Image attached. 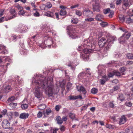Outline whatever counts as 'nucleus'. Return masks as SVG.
Here are the masks:
<instances>
[{
    "mask_svg": "<svg viewBox=\"0 0 133 133\" xmlns=\"http://www.w3.org/2000/svg\"><path fill=\"white\" fill-rule=\"evenodd\" d=\"M41 75H36L35 78H32V83L36 85L34 94L36 97L39 99H41L42 96L41 92L43 90L45 94L49 97L52 96L53 94H56L59 92V87H61L63 90L65 89L64 84L61 82L57 83L56 88L54 84L53 78L50 76L48 78L45 77L43 80L41 79Z\"/></svg>",
    "mask_w": 133,
    "mask_h": 133,
    "instance_id": "nucleus-1",
    "label": "nucleus"
},
{
    "mask_svg": "<svg viewBox=\"0 0 133 133\" xmlns=\"http://www.w3.org/2000/svg\"><path fill=\"white\" fill-rule=\"evenodd\" d=\"M107 41L106 39L103 37L100 39L98 42V45L99 47H102L107 45L106 47L104 48L103 51L98 52L99 57L100 58H102L104 56H106V54L108 51V50L111 46V44L113 43L115 39V36H107Z\"/></svg>",
    "mask_w": 133,
    "mask_h": 133,
    "instance_id": "nucleus-2",
    "label": "nucleus"
},
{
    "mask_svg": "<svg viewBox=\"0 0 133 133\" xmlns=\"http://www.w3.org/2000/svg\"><path fill=\"white\" fill-rule=\"evenodd\" d=\"M43 40V42L42 44L46 45V46H48L49 48L51 47V46L54 48L56 47L55 40L52 37L48 35L44 36Z\"/></svg>",
    "mask_w": 133,
    "mask_h": 133,
    "instance_id": "nucleus-3",
    "label": "nucleus"
},
{
    "mask_svg": "<svg viewBox=\"0 0 133 133\" xmlns=\"http://www.w3.org/2000/svg\"><path fill=\"white\" fill-rule=\"evenodd\" d=\"M68 32L69 35L72 39L78 38L76 35V33L75 31V28L72 26H70L67 27Z\"/></svg>",
    "mask_w": 133,
    "mask_h": 133,
    "instance_id": "nucleus-4",
    "label": "nucleus"
},
{
    "mask_svg": "<svg viewBox=\"0 0 133 133\" xmlns=\"http://www.w3.org/2000/svg\"><path fill=\"white\" fill-rule=\"evenodd\" d=\"M93 9L94 11H100L99 1L98 0H95L92 4Z\"/></svg>",
    "mask_w": 133,
    "mask_h": 133,
    "instance_id": "nucleus-5",
    "label": "nucleus"
},
{
    "mask_svg": "<svg viewBox=\"0 0 133 133\" xmlns=\"http://www.w3.org/2000/svg\"><path fill=\"white\" fill-rule=\"evenodd\" d=\"M83 45L81 46H79L77 49L79 51H81L82 49V46L85 47L87 46V47L91 45V43L89 40H87L84 41L83 43Z\"/></svg>",
    "mask_w": 133,
    "mask_h": 133,
    "instance_id": "nucleus-6",
    "label": "nucleus"
},
{
    "mask_svg": "<svg viewBox=\"0 0 133 133\" xmlns=\"http://www.w3.org/2000/svg\"><path fill=\"white\" fill-rule=\"evenodd\" d=\"M119 29L121 30L124 32V34L123 35H124V37L126 38V39H128L131 36V33L125 29H123L122 28H120Z\"/></svg>",
    "mask_w": 133,
    "mask_h": 133,
    "instance_id": "nucleus-7",
    "label": "nucleus"
},
{
    "mask_svg": "<svg viewBox=\"0 0 133 133\" xmlns=\"http://www.w3.org/2000/svg\"><path fill=\"white\" fill-rule=\"evenodd\" d=\"M83 15L86 17H91L93 15V14L92 11L89 10L83 11Z\"/></svg>",
    "mask_w": 133,
    "mask_h": 133,
    "instance_id": "nucleus-8",
    "label": "nucleus"
},
{
    "mask_svg": "<svg viewBox=\"0 0 133 133\" xmlns=\"http://www.w3.org/2000/svg\"><path fill=\"white\" fill-rule=\"evenodd\" d=\"M3 128L5 129L9 128L10 126V124L9 122L6 119L3 120L2 124Z\"/></svg>",
    "mask_w": 133,
    "mask_h": 133,
    "instance_id": "nucleus-9",
    "label": "nucleus"
},
{
    "mask_svg": "<svg viewBox=\"0 0 133 133\" xmlns=\"http://www.w3.org/2000/svg\"><path fill=\"white\" fill-rule=\"evenodd\" d=\"M9 65H10L9 63H6L4 64L3 66L1 67V68L2 69L1 71L2 72V73L4 74L6 72L7 68V66Z\"/></svg>",
    "mask_w": 133,
    "mask_h": 133,
    "instance_id": "nucleus-10",
    "label": "nucleus"
},
{
    "mask_svg": "<svg viewBox=\"0 0 133 133\" xmlns=\"http://www.w3.org/2000/svg\"><path fill=\"white\" fill-rule=\"evenodd\" d=\"M44 15L48 17L55 18L54 13L50 11H48L44 13Z\"/></svg>",
    "mask_w": 133,
    "mask_h": 133,
    "instance_id": "nucleus-11",
    "label": "nucleus"
},
{
    "mask_svg": "<svg viewBox=\"0 0 133 133\" xmlns=\"http://www.w3.org/2000/svg\"><path fill=\"white\" fill-rule=\"evenodd\" d=\"M108 79V77L107 76L104 75L102 76V78L100 80V83L101 84L104 85L105 82L107 81Z\"/></svg>",
    "mask_w": 133,
    "mask_h": 133,
    "instance_id": "nucleus-12",
    "label": "nucleus"
},
{
    "mask_svg": "<svg viewBox=\"0 0 133 133\" xmlns=\"http://www.w3.org/2000/svg\"><path fill=\"white\" fill-rule=\"evenodd\" d=\"M133 16V15H132L126 17L125 19L127 23L129 24L133 23V19L132 18V17Z\"/></svg>",
    "mask_w": 133,
    "mask_h": 133,
    "instance_id": "nucleus-13",
    "label": "nucleus"
},
{
    "mask_svg": "<svg viewBox=\"0 0 133 133\" xmlns=\"http://www.w3.org/2000/svg\"><path fill=\"white\" fill-rule=\"evenodd\" d=\"M78 90L81 92H82L83 94L85 95L87 93L85 89L82 86H80L79 88L78 87H77Z\"/></svg>",
    "mask_w": 133,
    "mask_h": 133,
    "instance_id": "nucleus-14",
    "label": "nucleus"
},
{
    "mask_svg": "<svg viewBox=\"0 0 133 133\" xmlns=\"http://www.w3.org/2000/svg\"><path fill=\"white\" fill-rule=\"evenodd\" d=\"M124 35L122 36L118 39V41L120 43L124 44L126 42L127 39L124 37Z\"/></svg>",
    "mask_w": 133,
    "mask_h": 133,
    "instance_id": "nucleus-15",
    "label": "nucleus"
},
{
    "mask_svg": "<svg viewBox=\"0 0 133 133\" xmlns=\"http://www.w3.org/2000/svg\"><path fill=\"white\" fill-rule=\"evenodd\" d=\"M104 16L103 15L101 14H97L96 16L95 19L98 21H102V19L104 18Z\"/></svg>",
    "mask_w": 133,
    "mask_h": 133,
    "instance_id": "nucleus-16",
    "label": "nucleus"
},
{
    "mask_svg": "<svg viewBox=\"0 0 133 133\" xmlns=\"http://www.w3.org/2000/svg\"><path fill=\"white\" fill-rule=\"evenodd\" d=\"M29 116V114L28 113H23L21 114L19 116V118L23 119H26Z\"/></svg>",
    "mask_w": 133,
    "mask_h": 133,
    "instance_id": "nucleus-17",
    "label": "nucleus"
},
{
    "mask_svg": "<svg viewBox=\"0 0 133 133\" xmlns=\"http://www.w3.org/2000/svg\"><path fill=\"white\" fill-rule=\"evenodd\" d=\"M126 121V118L124 115H123L119 119V123L120 125L123 124L125 123Z\"/></svg>",
    "mask_w": 133,
    "mask_h": 133,
    "instance_id": "nucleus-18",
    "label": "nucleus"
},
{
    "mask_svg": "<svg viewBox=\"0 0 133 133\" xmlns=\"http://www.w3.org/2000/svg\"><path fill=\"white\" fill-rule=\"evenodd\" d=\"M10 13L12 16L11 17H10L9 18V19H10L15 17L16 16V14L15 12V10L14 9H11L10 11Z\"/></svg>",
    "mask_w": 133,
    "mask_h": 133,
    "instance_id": "nucleus-19",
    "label": "nucleus"
},
{
    "mask_svg": "<svg viewBox=\"0 0 133 133\" xmlns=\"http://www.w3.org/2000/svg\"><path fill=\"white\" fill-rule=\"evenodd\" d=\"M1 48L2 50L1 52L2 54H6L8 53V50L6 49L5 46L3 45L1 46Z\"/></svg>",
    "mask_w": 133,
    "mask_h": 133,
    "instance_id": "nucleus-20",
    "label": "nucleus"
},
{
    "mask_svg": "<svg viewBox=\"0 0 133 133\" xmlns=\"http://www.w3.org/2000/svg\"><path fill=\"white\" fill-rule=\"evenodd\" d=\"M123 4L126 8H128L130 5V2L128 0H123Z\"/></svg>",
    "mask_w": 133,
    "mask_h": 133,
    "instance_id": "nucleus-21",
    "label": "nucleus"
},
{
    "mask_svg": "<svg viewBox=\"0 0 133 133\" xmlns=\"http://www.w3.org/2000/svg\"><path fill=\"white\" fill-rule=\"evenodd\" d=\"M16 78V79H18L17 81V82L18 83V84L19 85H22L24 83L23 79L22 78L19 79V77L18 76Z\"/></svg>",
    "mask_w": 133,
    "mask_h": 133,
    "instance_id": "nucleus-22",
    "label": "nucleus"
},
{
    "mask_svg": "<svg viewBox=\"0 0 133 133\" xmlns=\"http://www.w3.org/2000/svg\"><path fill=\"white\" fill-rule=\"evenodd\" d=\"M11 90V87L8 85L3 90L4 91L5 93H8Z\"/></svg>",
    "mask_w": 133,
    "mask_h": 133,
    "instance_id": "nucleus-23",
    "label": "nucleus"
},
{
    "mask_svg": "<svg viewBox=\"0 0 133 133\" xmlns=\"http://www.w3.org/2000/svg\"><path fill=\"white\" fill-rule=\"evenodd\" d=\"M125 99L124 97L122 94H119L118 95V97H117V99L118 100H120L121 101H123Z\"/></svg>",
    "mask_w": 133,
    "mask_h": 133,
    "instance_id": "nucleus-24",
    "label": "nucleus"
},
{
    "mask_svg": "<svg viewBox=\"0 0 133 133\" xmlns=\"http://www.w3.org/2000/svg\"><path fill=\"white\" fill-rule=\"evenodd\" d=\"M93 50L91 49H89L87 48H85L83 50V52L85 54H87L92 52Z\"/></svg>",
    "mask_w": 133,
    "mask_h": 133,
    "instance_id": "nucleus-25",
    "label": "nucleus"
},
{
    "mask_svg": "<svg viewBox=\"0 0 133 133\" xmlns=\"http://www.w3.org/2000/svg\"><path fill=\"white\" fill-rule=\"evenodd\" d=\"M57 121V123L58 124H61L63 123V121L62 119L59 116H58L56 118Z\"/></svg>",
    "mask_w": 133,
    "mask_h": 133,
    "instance_id": "nucleus-26",
    "label": "nucleus"
},
{
    "mask_svg": "<svg viewBox=\"0 0 133 133\" xmlns=\"http://www.w3.org/2000/svg\"><path fill=\"white\" fill-rule=\"evenodd\" d=\"M45 6V8L43 9H42V10H46V9H49L51 8L52 7V5L51 4L49 3H48L46 5H43V6Z\"/></svg>",
    "mask_w": 133,
    "mask_h": 133,
    "instance_id": "nucleus-27",
    "label": "nucleus"
},
{
    "mask_svg": "<svg viewBox=\"0 0 133 133\" xmlns=\"http://www.w3.org/2000/svg\"><path fill=\"white\" fill-rule=\"evenodd\" d=\"M66 89L68 91L72 89V84L70 82H68L67 84Z\"/></svg>",
    "mask_w": 133,
    "mask_h": 133,
    "instance_id": "nucleus-28",
    "label": "nucleus"
},
{
    "mask_svg": "<svg viewBox=\"0 0 133 133\" xmlns=\"http://www.w3.org/2000/svg\"><path fill=\"white\" fill-rule=\"evenodd\" d=\"M90 69L89 68H87L85 69V70L84 71V73L85 75L87 74V75H90Z\"/></svg>",
    "mask_w": 133,
    "mask_h": 133,
    "instance_id": "nucleus-29",
    "label": "nucleus"
},
{
    "mask_svg": "<svg viewBox=\"0 0 133 133\" xmlns=\"http://www.w3.org/2000/svg\"><path fill=\"white\" fill-rule=\"evenodd\" d=\"M52 28V27H50V25H49L46 26L45 27V29L46 30L45 32L46 33L50 32Z\"/></svg>",
    "mask_w": 133,
    "mask_h": 133,
    "instance_id": "nucleus-30",
    "label": "nucleus"
},
{
    "mask_svg": "<svg viewBox=\"0 0 133 133\" xmlns=\"http://www.w3.org/2000/svg\"><path fill=\"white\" fill-rule=\"evenodd\" d=\"M24 25L22 24H19L18 26V27L16 29V30L17 31H19L20 32L21 30L23 27Z\"/></svg>",
    "mask_w": 133,
    "mask_h": 133,
    "instance_id": "nucleus-31",
    "label": "nucleus"
},
{
    "mask_svg": "<svg viewBox=\"0 0 133 133\" xmlns=\"http://www.w3.org/2000/svg\"><path fill=\"white\" fill-rule=\"evenodd\" d=\"M28 29V27L25 25H24L22 29L21 30H20V32L21 33H24Z\"/></svg>",
    "mask_w": 133,
    "mask_h": 133,
    "instance_id": "nucleus-32",
    "label": "nucleus"
},
{
    "mask_svg": "<svg viewBox=\"0 0 133 133\" xmlns=\"http://www.w3.org/2000/svg\"><path fill=\"white\" fill-rule=\"evenodd\" d=\"M46 107L45 105L44 104H41L38 106V108L40 110H42L45 109Z\"/></svg>",
    "mask_w": 133,
    "mask_h": 133,
    "instance_id": "nucleus-33",
    "label": "nucleus"
},
{
    "mask_svg": "<svg viewBox=\"0 0 133 133\" xmlns=\"http://www.w3.org/2000/svg\"><path fill=\"white\" fill-rule=\"evenodd\" d=\"M85 75L83 72L80 73L78 75V77L80 79H82L83 78L84 76Z\"/></svg>",
    "mask_w": 133,
    "mask_h": 133,
    "instance_id": "nucleus-34",
    "label": "nucleus"
},
{
    "mask_svg": "<svg viewBox=\"0 0 133 133\" xmlns=\"http://www.w3.org/2000/svg\"><path fill=\"white\" fill-rule=\"evenodd\" d=\"M98 89L95 88H92L91 90V92L93 94H96L98 92Z\"/></svg>",
    "mask_w": 133,
    "mask_h": 133,
    "instance_id": "nucleus-35",
    "label": "nucleus"
},
{
    "mask_svg": "<svg viewBox=\"0 0 133 133\" xmlns=\"http://www.w3.org/2000/svg\"><path fill=\"white\" fill-rule=\"evenodd\" d=\"M114 75L117 76H120L121 75V73L118 71L116 70L113 71Z\"/></svg>",
    "mask_w": 133,
    "mask_h": 133,
    "instance_id": "nucleus-36",
    "label": "nucleus"
},
{
    "mask_svg": "<svg viewBox=\"0 0 133 133\" xmlns=\"http://www.w3.org/2000/svg\"><path fill=\"white\" fill-rule=\"evenodd\" d=\"M28 51L26 49L22 50L21 52V54L22 55H25L28 53Z\"/></svg>",
    "mask_w": 133,
    "mask_h": 133,
    "instance_id": "nucleus-37",
    "label": "nucleus"
},
{
    "mask_svg": "<svg viewBox=\"0 0 133 133\" xmlns=\"http://www.w3.org/2000/svg\"><path fill=\"white\" fill-rule=\"evenodd\" d=\"M66 14V11L64 10H62L60 11V14L61 16H64Z\"/></svg>",
    "mask_w": 133,
    "mask_h": 133,
    "instance_id": "nucleus-38",
    "label": "nucleus"
},
{
    "mask_svg": "<svg viewBox=\"0 0 133 133\" xmlns=\"http://www.w3.org/2000/svg\"><path fill=\"white\" fill-rule=\"evenodd\" d=\"M69 117L71 119H73L75 118V114L72 113H70L69 114Z\"/></svg>",
    "mask_w": 133,
    "mask_h": 133,
    "instance_id": "nucleus-39",
    "label": "nucleus"
},
{
    "mask_svg": "<svg viewBox=\"0 0 133 133\" xmlns=\"http://www.w3.org/2000/svg\"><path fill=\"white\" fill-rule=\"evenodd\" d=\"M100 24L102 26L105 27L107 26L108 23L106 22L102 21L100 23Z\"/></svg>",
    "mask_w": 133,
    "mask_h": 133,
    "instance_id": "nucleus-40",
    "label": "nucleus"
},
{
    "mask_svg": "<svg viewBox=\"0 0 133 133\" xmlns=\"http://www.w3.org/2000/svg\"><path fill=\"white\" fill-rule=\"evenodd\" d=\"M28 103H24L21 105L22 108L24 109H27L28 107Z\"/></svg>",
    "mask_w": 133,
    "mask_h": 133,
    "instance_id": "nucleus-41",
    "label": "nucleus"
},
{
    "mask_svg": "<svg viewBox=\"0 0 133 133\" xmlns=\"http://www.w3.org/2000/svg\"><path fill=\"white\" fill-rule=\"evenodd\" d=\"M78 22V19L77 18H73L71 21V23L74 24H76Z\"/></svg>",
    "mask_w": 133,
    "mask_h": 133,
    "instance_id": "nucleus-42",
    "label": "nucleus"
},
{
    "mask_svg": "<svg viewBox=\"0 0 133 133\" xmlns=\"http://www.w3.org/2000/svg\"><path fill=\"white\" fill-rule=\"evenodd\" d=\"M126 131L128 133H133V128H128L126 129Z\"/></svg>",
    "mask_w": 133,
    "mask_h": 133,
    "instance_id": "nucleus-43",
    "label": "nucleus"
},
{
    "mask_svg": "<svg viewBox=\"0 0 133 133\" xmlns=\"http://www.w3.org/2000/svg\"><path fill=\"white\" fill-rule=\"evenodd\" d=\"M25 12L22 9H21L19 11L18 14L21 16H23L25 14Z\"/></svg>",
    "mask_w": 133,
    "mask_h": 133,
    "instance_id": "nucleus-44",
    "label": "nucleus"
},
{
    "mask_svg": "<svg viewBox=\"0 0 133 133\" xmlns=\"http://www.w3.org/2000/svg\"><path fill=\"white\" fill-rule=\"evenodd\" d=\"M127 56L129 59H133V54H128L127 55Z\"/></svg>",
    "mask_w": 133,
    "mask_h": 133,
    "instance_id": "nucleus-45",
    "label": "nucleus"
},
{
    "mask_svg": "<svg viewBox=\"0 0 133 133\" xmlns=\"http://www.w3.org/2000/svg\"><path fill=\"white\" fill-rule=\"evenodd\" d=\"M15 98L13 96H12L10 97L8 99V102H10L12 101H14L15 99Z\"/></svg>",
    "mask_w": 133,
    "mask_h": 133,
    "instance_id": "nucleus-46",
    "label": "nucleus"
},
{
    "mask_svg": "<svg viewBox=\"0 0 133 133\" xmlns=\"http://www.w3.org/2000/svg\"><path fill=\"white\" fill-rule=\"evenodd\" d=\"M109 107L111 108H113L114 107V105L112 101H111L109 102Z\"/></svg>",
    "mask_w": 133,
    "mask_h": 133,
    "instance_id": "nucleus-47",
    "label": "nucleus"
},
{
    "mask_svg": "<svg viewBox=\"0 0 133 133\" xmlns=\"http://www.w3.org/2000/svg\"><path fill=\"white\" fill-rule=\"evenodd\" d=\"M77 97H76V96H69V98L70 100H75L77 99Z\"/></svg>",
    "mask_w": 133,
    "mask_h": 133,
    "instance_id": "nucleus-48",
    "label": "nucleus"
},
{
    "mask_svg": "<svg viewBox=\"0 0 133 133\" xmlns=\"http://www.w3.org/2000/svg\"><path fill=\"white\" fill-rule=\"evenodd\" d=\"M76 14L79 16H80L82 15V12L79 10H76Z\"/></svg>",
    "mask_w": 133,
    "mask_h": 133,
    "instance_id": "nucleus-49",
    "label": "nucleus"
},
{
    "mask_svg": "<svg viewBox=\"0 0 133 133\" xmlns=\"http://www.w3.org/2000/svg\"><path fill=\"white\" fill-rule=\"evenodd\" d=\"M51 109L50 108H48L46 110V112L48 115H49L51 112Z\"/></svg>",
    "mask_w": 133,
    "mask_h": 133,
    "instance_id": "nucleus-50",
    "label": "nucleus"
},
{
    "mask_svg": "<svg viewBox=\"0 0 133 133\" xmlns=\"http://www.w3.org/2000/svg\"><path fill=\"white\" fill-rule=\"evenodd\" d=\"M110 11V9L109 8H107L104 10L103 13L105 14H106L108 13Z\"/></svg>",
    "mask_w": 133,
    "mask_h": 133,
    "instance_id": "nucleus-51",
    "label": "nucleus"
},
{
    "mask_svg": "<svg viewBox=\"0 0 133 133\" xmlns=\"http://www.w3.org/2000/svg\"><path fill=\"white\" fill-rule=\"evenodd\" d=\"M125 104L127 106L129 107H130L132 105V103L130 102H129V101L125 103Z\"/></svg>",
    "mask_w": 133,
    "mask_h": 133,
    "instance_id": "nucleus-52",
    "label": "nucleus"
},
{
    "mask_svg": "<svg viewBox=\"0 0 133 133\" xmlns=\"http://www.w3.org/2000/svg\"><path fill=\"white\" fill-rule=\"evenodd\" d=\"M61 107V106L60 105H56L55 107V109L57 111H58Z\"/></svg>",
    "mask_w": 133,
    "mask_h": 133,
    "instance_id": "nucleus-53",
    "label": "nucleus"
},
{
    "mask_svg": "<svg viewBox=\"0 0 133 133\" xmlns=\"http://www.w3.org/2000/svg\"><path fill=\"white\" fill-rule=\"evenodd\" d=\"M67 65L68 66L71 67V69L72 70H74L75 69V66H73L71 63H70L69 64H68Z\"/></svg>",
    "mask_w": 133,
    "mask_h": 133,
    "instance_id": "nucleus-54",
    "label": "nucleus"
},
{
    "mask_svg": "<svg viewBox=\"0 0 133 133\" xmlns=\"http://www.w3.org/2000/svg\"><path fill=\"white\" fill-rule=\"evenodd\" d=\"M86 21H87L89 22H90L92 21H93L94 19L92 18H86L85 19Z\"/></svg>",
    "mask_w": 133,
    "mask_h": 133,
    "instance_id": "nucleus-55",
    "label": "nucleus"
},
{
    "mask_svg": "<svg viewBox=\"0 0 133 133\" xmlns=\"http://www.w3.org/2000/svg\"><path fill=\"white\" fill-rule=\"evenodd\" d=\"M15 6L18 10H21V9H22V8L18 4H16L15 5Z\"/></svg>",
    "mask_w": 133,
    "mask_h": 133,
    "instance_id": "nucleus-56",
    "label": "nucleus"
},
{
    "mask_svg": "<svg viewBox=\"0 0 133 133\" xmlns=\"http://www.w3.org/2000/svg\"><path fill=\"white\" fill-rule=\"evenodd\" d=\"M120 20L121 21H124L125 18L123 15H121L119 17Z\"/></svg>",
    "mask_w": 133,
    "mask_h": 133,
    "instance_id": "nucleus-57",
    "label": "nucleus"
},
{
    "mask_svg": "<svg viewBox=\"0 0 133 133\" xmlns=\"http://www.w3.org/2000/svg\"><path fill=\"white\" fill-rule=\"evenodd\" d=\"M108 76L109 77H112L114 75L113 71L112 72H110L108 74Z\"/></svg>",
    "mask_w": 133,
    "mask_h": 133,
    "instance_id": "nucleus-58",
    "label": "nucleus"
},
{
    "mask_svg": "<svg viewBox=\"0 0 133 133\" xmlns=\"http://www.w3.org/2000/svg\"><path fill=\"white\" fill-rule=\"evenodd\" d=\"M116 3L117 5H119L121 3L122 0H117Z\"/></svg>",
    "mask_w": 133,
    "mask_h": 133,
    "instance_id": "nucleus-59",
    "label": "nucleus"
},
{
    "mask_svg": "<svg viewBox=\"0 0 133 133\" xmlns=\"http://www.w3.org/2000/svg\"><path fill=\"white\" fill-rule=\"evenodd\" d=\"M39 13L37 11L34 14V15L35 16L38 17L39 16Z\"/></svg>",
    "mask_w": 133,
    "mask_h": 133,
    "instance_id": "nucleus-60",
    "label": "nucleus"
},
{
    "mask_svg": "<svg viewBox=\"0 0 133 133\" xmlns=\"http://www.w3.org/2000/svg\"><path fill=\"white\" fill-rule=\"evenodd\" d=\"M79 6V5L78 4H76V5H74L72 6H71L70 8L71 9H74L75 8L77 7H78Z\"/></svg>",
    "mask_w": 133,
    "mask_h": 133,
    "instance_id": "nucleus-61",
    "label": "nucleus"
},
{
    "mask_svg": "<svg viewBox=\"0 0 133 133\" xmlns=\"http://www.w3.org/2000/svg\"><path fill=\"white\" fill-rule=\"evenodd\" d=\"M42 116V113L41 112L39 111L37 115V117L38 118L41 117Z\"/></svg>",
    "mask_w": 133,
    "mask_h": 133,
    "instance_id": "nucleus-62",
    "label": "nucleus"
},
{
    "mask_svg": "<svg viewBox=\"0 0 133 133\" xmlns=\"http://www.w3.org/2000/svg\"><path fill=\"white\" fill-rule=\"evenodd\" d=\"M106 126L107 128L110 129H111L112 128V125L110 124H107Z\"/></svg>",
    "mask_w": 133,
    "mask_h": 133,
    "instance_id": "nucleus-63",
    "label": "nucleus"
},
{
    "mask_svg": "<svg viewBox=\"0 0 133 133\" xmlns=\"http://www.w3.org/2000/svg\"><path fill=\"white\" fill-rule=\"evenodd\" d=\"M12 38L13 39H17L18 38V37H17L16 35H11Z\"/></svg>",
    "mask_w": 133,
    "mask_h": 133,
    "instance_id": "nucleus-64",
    "label": "nucleus"
}]
</instances>
